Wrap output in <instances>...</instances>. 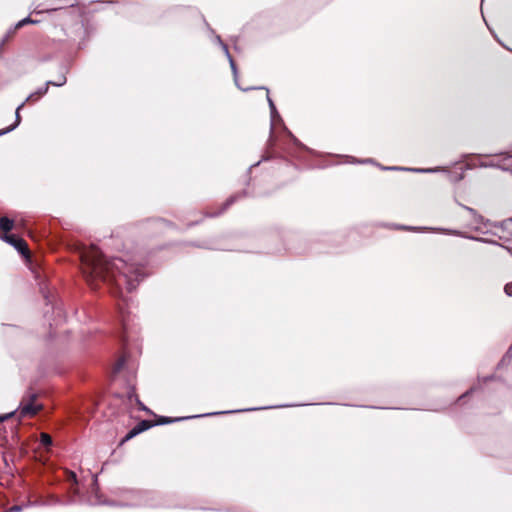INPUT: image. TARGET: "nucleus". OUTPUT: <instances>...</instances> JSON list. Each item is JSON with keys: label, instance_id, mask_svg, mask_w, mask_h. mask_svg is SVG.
Instances as JSON below:
<instances>
[{"label": "nucleus", "instance_id": "obj_1", "mask_svg": "<svg viewBox=\"0 0 512 512\" xmlns=\"http://www.w3.org/2000/svg\"><path fill=\"white\" fill-rule=\"evenodd\" d=\"M81 262L82 273L89 283H114L121 295L123 287L131 292L143 278L140 267L127 264L119 258L106 260L96 246H91L81 253Z\"/></svg>", "mask_w": 512, "mask_h": 512}, {"label": "nucleus", "instance_id": "obj_2", "mask_svg": "<svg viewBox=\"0 0 512 512\" xmlns=\"http://www.w3.org/2000/svg\"><path fill=\"white\" fill-rule=\"evenodd\" d=\"M37 394L28 393L25 395L19 406V413L22 417L34 416L41 410L42 406L36 404Z\"/></svg>", "mask_w": 512, "mask_h": 512}, {"label": "nucleus", "instance_id": "obj_3", "mask_svg": "<svg viewBox=\"0 0 512 512\" xmlns=\"http://www.w3.org/2000/svg\"><path fill=\"white\" fill-rule=\"evenodd\" d=\"M0 238L8 244L12 245L22 255L28 256V247L22 238H19L13 234H3L0 235Z\"/></svg>", "mask_w": 512, "mask_h": 512}, {"label": "nucleus", "instance_id": "obj_4", "mask_svg": "<svg viewBox=\"0 0 512 512\" xmlns=\"http://www.w3.org/2000/svg\"><path fill=\"white\" fill-rule=\"evenodd\" d=\"M65 83H66V77L65 76H62L59 82L48 81L44 87L39 88L35 93L30 94L27 97L25 102L36 101L38 98H40L43 95H45L47 93V91H48V86L49 85L62 86Z\"/></svg>", "mask_w": 512, "mask_h": 512}, {"label": "nucleus", "instance_id": "obj_5", "mask_svg": "<svg viewBox=\"0 0 512 512\" xmlns=\"http://www.w3.org/2000/svg\"><path fill=\"white\" fill-rule=\"evenodd\" d=\"M14 227V221L9 219L8 217L0 218V229L4 232V234H8Z\"/></svg>", "mask_w": 512, "mask_h": 512}, {"label": "nucleus", "instance_id": "obj_6", "mask_svg": "<svg viewBox=\"0 0 512 512\" xmlns=\"http://www.w3.org/2000/svg\"><path fill=\"white\" fill-rule=\"evenodd\" d=\"M25 102H23L22 104H20L17 109H16V120H15V123L13 125H11L10 127H8L7 129H4V130H0V135H3L5 133H8L10 131H12L13 129H15L19 123H20V115H19V111L20 109L24 106Z\"/></svg>", "mask_w": 512, "mask_h": 512}, {"label": "nucleus", "instance_id": "obj_7", "mask_svg": "<svg viewBox=\"0 0 512 512\" xmlns=\"http://www.w3.org/2000/svg\"><path fill=\"white\" fill-rule=\"evenodd\" d=\"M148 427H150L149 423L147 421H142L137 427L133 428L129 432V434L127 435V438H131V437L137 435L138 433L144 431Z\"/></svg>", "mask_w": 512, "mask_h": 512}, {"label": "nucleus", "instance_id": "obj_8", "mask_svg": "<svg viewBox=\"0 0 512 512\" xmlns=\"http://www.w3.org/2000/svg\"><path fill=\"white\" fill-rule=\"evenodd\" d=\"M40 442L43 446L49 447L52 445V438L47 433H41Z\"/></svg>", "mask_w": 512, "mask_h": 512}, {"label": "nucleus", "instance_id": "obj_9", "mask_svg": "<svg viewBox=\"0 0 512 512\" xmlns=\"http://www.w3.org/2000/svg\"><path fill=\"white\" fill-rule=\"evenodd\" d=\"M218 41L221 43L225 53L227 54V56L229 58V61H230V64H231V68H232L233 72L236 73V67H235V64H234V62H233V60H232V58H231V56H230V54L228 52V47L225 44L222 43V41H221V39L219 37H218Z\"/></svg>", "mask_w": 512, "mask_h": 512}, {"label": "nucleus", "instance_id": "obj_10", "mask_svg": "<svg viewBox=\"0 0 512 512\" xmlns=\"http://www.w3.org/2000/svg\"><path fill=\"white\" fill-rule=\"evenodd\" d=\"M37 21L35 20H32L30 17H27V18H24L22 20H20L17 24H16V29L17 28H21L22 26H24L25 24H29V23H36Z\"/></svg>", "mask_w": 512, "mask_h": 512}, {"label": "nucleus", "instance_id": "obj_11", "mask_svg": "<svg viewBox=\"0 0 512 512\" xmlns=\"http://www.w3.org/2000/svg\"><path fill=\"white\" fill-rule=\"evenodd\" d=\"M268 103H269V107H270V110H271V114L272 116H274L276 114V107L272 101V99L268 96Z\"/></svg>", "mask_w": 512, "mask_h": 512}, {"label": "nucleus", "instance_id": "obj_12", "mask_svg": "<svg viewBox=\"0 0 512 512\" xmlns=\"http://www.w3.org/2000/svg\"><path fill=\"white\" fill-rule=\"evenodd\" d=\"M505 293H506L508 296H512V282H511V283H508V284L505 286Z\"/></svg>", "mask_w": 512, "mask_h": 512}, {"label": "nucleus", "instance_id": "obj_13", "mask_svg": "<svg viewBox=\"0 0 512 512\" xmlns=\"http://www.w3.org/2000/svg\"><path fill=\"white\" fill-rule=\"evenodd\" d=\"M13 413H8V414H5L3 416H0V423L7 420L8 418H10L12 416Z\"/></svg>", "mask_w": 512, "mask_h": 512}, {"label": "nucleus", "instance_id": "obj_14", "mask_svg": "<svg viewBox=\"0 0 512 512\" xmlns=\"http://www.w3.org/2000/svg\"><path fill=\"white\" fill-rule=\"evenodd\" d=\"M170 422H171V421H170L169 419H167V418H163V419L160 421V423H161V424L170 423Z\"/></svg>", "mask_w": 512, "mask_h": 512}, {"label": "nucleus", "instance_id": "obj_15", "mask_svg": "<svg viewBox=\"0 0 512 512\" xmlns=\"http://www.w3.org/2000/svg\"><path fill=\"white\" fill-rule=\"evenodd\" d=\"M11 510H12V511H17V512H18V511H20V510H21V508H20L19 506H14V507H12V508H11Z\"/></svg>", "mask_w": 512, "mask_h": 512}, {"label": "nucleus", "instance_id": "obj_16", "mask_svg": "<svg viewBox=\"0 0 512 512\" xmlns=\"http://www.w3.org/2000/svg\"><path fill=\"white\" fill-rule=\"evenodd\" d=\"M233 202H234V198H230V199L227 201L226 205L228 206V205H230V204H231V203H233Z\"/></svg>", "mask_w": 512, "mask_h": 512}, {"label": "nucleus", "instance_id": "obj_17", "mask_svg": "<svg viewBox=\"0 0 512 512\" xmlns=\"http://www.w3.org/2000/svg\"><path fill=\"white\" fill-rule=\"evenodd\" d=\"M139 405L141 409L146 410V407L142 403L139 402Z\"/></svg>", "mask_w": 512, "mask_h": 512}]
</instances>
